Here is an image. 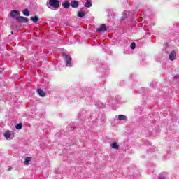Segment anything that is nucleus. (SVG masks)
I'll list each match as a JSON object with an SVG mask.
<instances>
[{
	"label": "nucleus",
	"instance_id": "f257e3e1",
	"mask_svg": "<svg viewBox=\"0 0 179 179\" xmlns=\"http://www.w3.org/2000/svg\"><path fill=\"white\" fill-rule=\"evenodd\" d=\"M49 5L52 7V8H59V1H57V0H49Z\"/></svg>",
	"mask_w": 179,
	"mask_h": 179
},
{
	"label": "nucleus",
	"instance_id": "f03ea898",
	"mask_svg": "<svg viewBox=\"0 0 179 179\" xmlns=\"http://www.w3.org/2000/svg\"><path fill=\"white\" fill-rule=\"evenodd\" d=\"M63 57L66 61V66H71V62H72V57L68 55H63Z\"/></svg>",
	"mask_w": 179,
	"mask_h": 179
},
{
	"label": "nucleus",
	"instance_id": "7ed1b4c3",
	"mask_svg": "<svg viewBox=\"0 0 179 179\" xmlns=\"http://www.w3.org/2000/svg\"><path fill=\"white\" fill-rule=\"evenodd\" d=\"M9 16L15 19L17 16H20V12L16 10H13L9 13Z\"/></svg>",
	"mask_w": 179,
	"mask_h": 179
},
{
	"label": "nucleus",
	"instance_id": "20e7f679",
	"mask_svg": "<svg viewBox=\"0 0 179 179\" xmlns=\"http://www.w3.org/2000/svg\"><path fill=\"white\" fill-rule=\"evenodd\" d=\"M15 20H17V22H19V23H27V22H29V19L23 16L17 17L15 18Z\"/></svg>",
	"mask_w": 179,
	"mask_h": 179
},
{
	"label": "nucleus",
	"instance_id": "39448f33",
	"mask_svg": "<svg viewBox=\"0 0 179 179\" xmlns=\"http://www.w3.org/2000/svg\"><path fill=\"white\" fill-rule=\"evenodd\" d=\"M104 31H107V26L106 24H101L99 28L96 29L97 33H103Z\"/></svg>",
	"mask_w": 179,
	"mask_h": 179
},
{
	"label": "nucleus",
	"instance_id": "423d86ee",
	"mask_svg": "<svg viewBox=\"0 0 179 179\" xmlns=\"http://www.w3.org/2000/svg\"><path fill=\"white\" fill-rule=\"evenodd\" d=\"M176 51L175 50L171 51V53L169 54L170 61H174V59H176Z\"/></svg>",
	"mask_w": 179,
	"mask_h": 179
},
{
	"label": "nucleus",
	"instance_id": "0eeeda50",
	"mask_svg": "<svg viewBox=\"0 0 179 179\" xmlns=\"http://www.w3.org/2000/svg\"><path fill=\"white\" fill-rule=\"evenodd\" d=\"M70 6H71V8H76L79 6V1H71Z\"/></svg>",
	"mask_w": 179,
	"mask_h": 179
},
{
	"label": "nucleus",
	"instance_id": "6e6552de",
	"mask_svg": "<svg viewBox=\"0 0 179 179\" xmlns=\"http://www.w3.org/2000/svg\"><path fill=\"white\" fill-rule=\"evenodd\" d=\"M37 93L41 97H45V92L42 89H38Z\"/></svg>",
	"mask_w": 179,
	"mask_h": 179
},
{
	"label": "nucleus",
	"instance_id": "1a4fd4ad",
	"mask_svg": "<svg viewBox=\"0 0 179 179\" xmlns=\"http://www.w3.org/2000/svg\"><path fill=\"white\" fill-rule=\"evenodd\" d=\"M62 6L63 8H64V9H69L71 6V3H69V1H64L62 3Z\"/></svg>",
	"mask_w": 179,
	"mask_h": 179
},
{
	"label": "nucleus",
	"instance_id": "9d476101",
	"mask_svg": "<svg viewBox=\"0 0 179 179\" xmlns=\"http://www.w3.org/2000/svg\"><path fill=\"white\" fill-rule=\"evenodd\" d=\"M31 20L34 23H37V22H38V20H40V18H38V17L37 15H35L34 17H31Z\"/></svg>",
	"mask_w": 179,
	"mask_h": 179
},
{
	"label": "nucleus",
	"instance_id": "9b49d317",
	"mask_svg": "<svg viewBox=\"0 0 179 179\" xmlns=\"http://www.w3.org/2000/svg\"><path fill=\"white\" fill-rule=\"evenodd\" d=\"M30 162H31V157H28L25 158L24 164H25V166H27V164H29L30 163Z\"/></svg>",
	"mask_w": 179,
	"mask_h": 179
},
{
	"label": "nucleus",
	"instance_id": "f8f14e48",
	"mask_svg": "<svg viewBox=\"0 0 179 179\" xmlns=\"http://www.w3.org/2000/svg\"><path fill=\"white\" fill-rule=\"evenodd\" d=\"M85 8H91L92 7V0H87V2L85 4Z\"/></svg>",
	"mask_w": 179,
	"mask_h": 179
},
{
	"label": "nucleus",
	"instance_id": "ddd939ff",
	"mask_svg": "<svg viewBox=\"0 0 179 179\" xmlns=\"http://www.w3.org/2000/svg\"><path fill=\"white\" fill-rule=\"evenodd\" d=\"M112 148L118 150V149H120V146L118 145V144H117V142H114L112 143Z\"/></svg>",
	"mask_w": 179,
	"mask_h": 179
},
{
	"label": "nucleus",
	"instance_id": "4468645a",
	"mask_svg": "<svg viewBox=\"0 0 179 179\" xmlns=\"http://www.w3.org/2000/svg\"><path fill=\"white\" fill-rule=\"evenodd\" d=\"M85 15H86V13H85V11H80L77 15L78 17H83V16H85Z\"/></svg>",
	"mask_w": 179,
	"mask_h": 179
},
{
	"label": "nucleus",
	"instance_id": "2eb2a0df",
	"mask_svg": "<svg viewBox=\"0 0 179 179\" xmlns=\"http://www.w3.org/2000/svg\"><path fill=\"white\" fill-rule=\"evenodd\" d=\"M22 13L24 16H30V13L29 12V10L27 8L24 9L22 11Z\"/></svg>",
	"mask_w": 179,
	"mask_h": 179
},
{
	"label": "nucleus",
	"instance_id": "dca6fc26",
	"mask_svg": "<svg viewBox=\"0 0 179 179\" xmlns=\"http://www.w3.org/2000/svg\"><path fill=\"white\" fill-rule=\"evenodd\" d=\"M118 120H127V116L124 115H118Z\"/></svg>",
	"mask_w": 179,
	"mask_h": 179
},
{
	"label": "nucleus",
	"instance_id": "f3484780",
	"mask_svg": "<svg viewBox=\"0 0 179 179\" xmlns=\"http://www.w3.org/2000/svg\"><path fill=\"white\" fill-rule=\"evenodd\" d=\"M16 129H22L23 128V124L22 123H19L15 126Z\"/></svg>",
	"mask_w": 179,
	"mask_h": 179
},
{
	"label": "nucleus",
	"instance_id": "a211bd4d",
	"mask_svg": "<svg viewBox=\"0 0 179 179\" xmlns=\"http://www.w3.org/2000/svg\"><path fill=\"white\" fill-rule=\"evenodd\" d=\"M4 137L6 138V139H8V138H10V132L4 133Z\"/></svg>",
	"mask_w": 179,
	"mask_h": 179
},
{
	"label": "nucleus",
	"instance_id": "6ab92c4d",
	"mask_svg": "<svg viewBox=\"0 0 179 179\" xmlns=\"http://www.w3.org/2000/svg\"><path fill=\"white\" fill-rule=\"evenodd\" d=\"M131 50H135L136 45L135 44V43H132L130 45Z\"/></svg>",
	"mask_w": 179,
	"mask_h": 179
},
{
	"label": "nucleus",
	"instance_id": "aec40b11",
	"mask_svg": "<svg viewBox=\"0 0 179 179\" xmlns=\"http://www.w3.org/2000/svg\"><path fill=\"white\" fill-rule=\"evenodd\" d=\"M125 20V16L122 17V20Z\"/></svg>",
	"mask_w": 179,
	"mask_h": 179
},
{
	"label": "nucleus",
	"instance_id": "412c9836",
	"mask_svg": "<svg viewBox=\"0 0 179 179\" xmlns=\"http://www.w3.org/2000/svg\"><path fill=\"white\" fill-rule=\"evenodd\" d=\"M159 179H164V176L159 177Z\"/></svg>",
	"mask_w": 179,
	"mask_h": 179
},
{
	"label": "nucleus",
	"instance_id": "4be33fe9",
	"mask_svg": "<svg viewBox=\"0 0 179 179\" xmlns=\"http://www.w3.org/2000/svg\"><path fill=\"white\" fill-rule=\"evenodd\" d=\"M11 34H13V31H11Z\"/></svg>",
	"mask_w": 179,
	"mask_h": 179
},
{
	"label": "nucleus",
	"instance_id": "5701e85b",
	"mask_svg": "<svg viewBox=\"0 0 179 179\" xmlns=\"http://www.w3.org/2000/svg\"><path fill=\"white\" fill-rule=\"evenodd\" d=\"M0 73H1V71H0Z\"/></svg>",
	"mask_w": 179,
	"mask_h": 179
}]
</instances>
